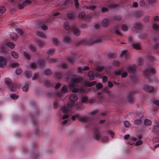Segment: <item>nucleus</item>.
Segmentation results:
<instances>
[{
	"mask_svg": "<svg viewBox=\"0 0 159 159\" xmlns=\"http://www.w3.org/2000/svg\"><path fill=\"white\" fill-rule=\"evenodd\" d=\"M93 137L96 140H101L105 142L108 141L109 139L107 137L101 136L100 129L97 127H95L94 128Z\"/></svg>",
	"mask_w": 159,
	"mask_h": 159,
	"instance_id": "1",
	"label": "nucleus"
},
{
	"mask_svg": "<svg viewBox=\"0 0 159 159\" xmlns=\"http://www.w3.org/2000/svg\"><path fill=\"white\" fill-rule=\"evenodd\" d=\"M71 81L73 83H70L68 85L70 90L73 88L75 86V83H83L84 80L82 77H77L72 78L71 79Z\"/></svg>",
	"mask_w": 159,
	"mask_h": 159,
	"instance_id": "2",
	"label": "nucleus"
},
{
	"mask_svg": "<svg viewBox=\"0 0 159 159\" xmlns=\"http://www.w3.org/2000/svg\"><path fill=\"white\" fill-rule=\"evenodd\" d=\"M137 93V91L134 90H132L127 94V100L129 103L133 102L134 99V96Z\"/></svg>",
	"mask_w": 159,
	"mask_h": 159,
	"instance_id": "3",
	"label": "nucleus"
},
{
	"mask_svg": "<svg viewBox=\"0 0 159 159\" xmlns=\"http://www.w3.org/2000/svg\"><path fill=\"white\" fill-rule=\"evenodd\" d=\"M133 28L136 32H139L143 30L144 28L143 24L139 22H136L134 23Z\"/></svg>",
	"mask_w": 159,
	"mask_h": 159,
	"instance_id": "4",
	"label": "nucleus"
},
{
	"mask_svg": "<svg viewBox=\"0 0 159 159\" xmlns=\"http://www.w3.org/2000/svg\"><path fill=\"white\" fill-rule=\"evenodd\" d=\"M143 89L147 92L151 93L152 92L153 88L147 84H144L142 88Z\"/></svg>",
	"mask_w": 159,
	"mask_h": 159,
	"instance_id": "5",
	"label": "nucleus"
},
{
	"mask_svg": "<svg viewBox=\"0 0 159 159\" xmlns=\"http://www.w3.org/2000/svg\"><path fill=\"white\" fill-rule=\"evenodd\" d=\"M150 72L151 74H153L155 72V70L153 69H152L151 68L149 69H146L144 72L145 75L146 77H150L151 75Z\"/></svg>",
	"mask_w": 159,
	"mask_h": 159,
	"instance_id": "6",
	"label": "nucleus"
},
{
	"mask_svg": "<svg viewBox=\"0 0 159 159\" xmlns=\"http://www.w3.org/2000/svg\"><path fill=\"white\" fill-rule=\"evenodd\" d=\"M7 64V60L5 57L0 56V67L5 66Z\"/></svg>",
	"mask_w": 159,
	"mask_h": 159,
	"instance_id": "7",
	"label": "nucleus"
},
{
	"mask_svg": "<svg viewBox=\"0 0 159 159\" xmlns=\"http://www.w3.org/2000/svg\"><path fill=\"white\" fill-rule=\"evenodd\" d=\"M87 84L85 83H84L83 85L79 88V90L82 93H85L88 92Z\"/></svg>",
	"mask_w": 159,
	"mask_h": 159,
	"instance_id": "8",
	"label": "nucleus"
},
{
	"mask_svg": "<svg viewBox=\"0 0 159 159\" xmlns=\"http://www.w3.org/2000/svg\"><path fill=\"white\" fill-rule=\"evenodd\" d=\"M90 118L86 116H80L79 117V120L82 122L86 123L88 122Z\"/></svg>",
	"mask_w": 159,
	"mask_h": 159,
	"instance_id": "9",
	"label": "nucleus"
},
{
	"mask_svg": "<svg viewBox=\"0 0 159 159\" xmlns=\"http://www.w3.org/2000/svg\"><path fill=\"white\" fill-rule=\"evenodd\" d=\"M17 84L16 83H13L9 86V88L10 91L11 92L15 91L17 88Z\"/></svg>",
	"mask_w": 159,
	"mask_h": 159,
	"instance_id": "10",
	"label": "nucleus"
},
{
	"mask_svg": "<svg viewBox=\"0 0 159 159\" xmlns=\"http://www.w3.org/2000/svg\"><path fill=\"white\" fill-rule=\"evenodd\" d=\"M120 27L118 25H116L111 30L112 33L119 35H121V34L119 31Z\"/></svg>",
	"mask_w": 159,
	"mask_h": 159,
	"instance_id": "11",
	"label": "nucleus"
},
{
	"mask_svg": "<svg viewBox=\"0 0 159 159\" xmlns=\"http://www.w3.org/2000/svg\"><path fill=\"white\" fill-rule=\"evenodd\" d=\"M152 132L156 134H159V123L156 124L153 126Z\"/></svg>",
	"mask_w": 159,
	"mask_h": 159,
	"instance_id": "12",
	"label": "nucleus"
},
{
	"mask_svg": "<svg viewBox=\"0 0 159 159\" xmlns=\"http://www.w3.org/2000/svg\"><path fill=\"white\" fill-rule=\"evenodd\" d=\"M128 71L131 74H134L136 71L135 68L132 66H128L127 68Z\"/></svg>",
	"mask_w": 159,
	"mask_h": 159,
	"instance_id": "13",
	"label": "nucleus"
},
{
	"mask_svg": "<svg viewBox=\"0 0 159 159\" xmlns=\"http://www.w3.org/2000/svg\"><path fill=\"white\" fill-rule=\"evenodd\" d=\"M68 65L66 62H64L61 64H59L57 65V67L59 69H66L68 68Z\"/></svg>",
	"mask_w": 159,
	"mask_h": 159,
	"instance_id": "14",
	"label": "nucleus"
},
{
	"mask_svg": "<svg viewBox=\"0 0 159 159\" xmlns=\"http://www.w3.org/2000/svg\"><path fill=\"white\" fill-rule=\"evenodd\" d=\"M52 80H45L43 81V84L46 87H49L52 85Z\"/></svg>",
	"mask_w": 159,
	"mask_h": 159,
	"instance_id": "15",
	"label": "nucleus"
},
{
	"mask_svg": "<svg viewBox=\"0 0 159 159\" xmlns=\"http://www.w3.org/2000/svg\"><path fill=\"white\" fill-rule=\"evenodd\" d=\"M71 30L72 31L73 33L77 36L79 35L80 34V30L75 27H73Z\"/></svg>",
	"mask_w": 159,
	"mask_h": 159,
	"instance_id": "16",
	"label": "nucleus"
},
{
	"mask_svg": "<svg viewBox=\"0 0 159 159\" xmlns=\"http://www.w3.org/2000/svg\"><path fill=\"white\" fill-rule=\"evenodd\" d=\"M71 40L70 37L68 35H65L63 38V42L66 43H69L70 42Z\"/></svg>",
	"mask_w": 159,
	"mask_h": 159,
	"instance_id": "17",
	"label": "nucleus"
},
{
	"mask_svg": "<svg viewBox=\"0 0 159 159\" xmlns=\"http://www.w3.org/2000/svg\"><path fill=\"white\" fill-rule=\"evenodd\" d=\"M102 91L104 93L110 97H112L111 92L107 87L104 88L102 89Z\"/></svg>",
	"mask_w": 159,
	"mask_h": 159,
	"instance_id": "18",
	"label": "nucleus"
},
{
	"mask_svg": "<svg viewBox=\"0 0 159 159\" xmlns=\"http://www.w3.org/2000/svg\"><path fill=\"white\" fill-rule=\"evenodd\" d=\"M69 99L70 101H72L75 102L78 99V97L77 94H74L69 97Z\"/></svg>",
	"mask_w": 159,
	"mask_h": 159,
	"instance_id": "19",
	"label": "nucleus"
},
{
	"mask_svg": "<svg viewBox=\"0 0 159 159\" xmlns=\"http://www.w3.org/2000/svg\"><path fill=\"white\" fill-rule=\"evenodd\" d=\"M43 73L44 74L47 76H50L52 74V72L51 70L49 68L45 69L44 70Z\"/></svg>",
	"mask_w": 159,
	"mask_h": 159,
	"instance_id": "20",
	"label": "nucleus"
},
{
	"mask_svg": "<svg viewBox=\"0 0 159 159\" xmlns=\"http://www.w3.org/2000/svg\"><path fill=\"white\" fill-rule=\"evenodd\" d=\"M10 36L11 38L14 41L16 40L17 39V35L14 32L10 33Z\"/></svg>",
	"mask_w": 159,
	"mask_h": 159,
	"instance_id": "21",
	"label": "nucleus"
},
{
	"mask_svg": "<svg viewBox=\"0 0 159 159\" xmlns=\"http://www.w3.org/2000/svg\"><path fill=\"white\" fill-rule=\"evenodd\" d=\"M64 26L65 29L67 30H72V29L73 27H71L70 26L69 23L68 22H66L64 23Z\"/></svg>",
	"mask_w": 159,
	"mask_h": 159,
	"instance_id": "22",
	"label": "nucleus"
},
{
	"mask_svg": "<svg viewBox=\"0 0 159 159\" xmlns=\"http://www.w3.org/2000/svg\"><path fill=\"white\" fill-rule=\"evenodd\" d=\"M32 122H33V125L34 126V129L35 130V133L37 134L38 133V131L39 130V129L38 128V123L37 121L36 120H34L33 119H32Z\"/></svg>",
	"mask_w": 159,
	"mask_h": 159,
	"instance_id": "23",
	"label": "nucleus"
},
{
	"mask_svg": "<svg viewBox=\"0 0 159 159\" xmlns=\"http://www.w3.org/2000/svg\"><path fill=\"white\" fill-rule=\"evenodd\" d=\"M147 35L146 33L140 34L138 35V38L142 40L146 39Z\"/></svg>",
	"mask_w": 159,
	"mask_h": 159,
	"instance_id": "24",
	"label": "nucleus"
},
{
	"mask_svg": "<svg viewBox=\"0 0 159 159\" xmlns=\"http://www.w3.org/2000/svg\"><path fill=\"white\" fill-rule=\"evenodd\" d=\"M109 20L107 19H104L102 21V24L104 27L107 26L109 25Z\"/></svg>",
	"mask_w": 159,
	"mask_h": 159,
	"instance_id": "25",
	"label": "nucleus"
},
{
	"mask_svg": "<svg viewBox=\"0 0 159 159\" xmlns=\"http://www.w3.org/2000/svg\"><path fill=\"white\" fill-rule=\"evenodd\" d=\"M103 41L102 39L100 38V37H98L97 38L93 41H92L91 43H90L91 44H93L94 43H100Z\"/></svg>",
	"mask_w": 159,
	"mask_h": 159,
	"instance_id": "26",
	"label": "nucleus"
},
{
	"mask_svg": "<svg viewBox=\"0 0 159 159\" xmlns=\"http://www.w3.org/2000/svg\"><path fill=\"white\" fill-rule=\"evenodd\" d=\"M88 75L90 80H93L94 78V74L92 71H90L88 73Z\"/></svg>",
	"mask_w": 159,
	"mask_h": 159,
	"instance_id": "27",
	"label": "nucleus"
},
{
	"mask_svg": "<svg viewBox=\"0 0 159 159\" xmlns=\"http://www.w3.org/2000/svg\"><path fill=\"white\" fill-rule=\"evenodd\" d=\"M98 112V110H96L90 112L89 114V115L91 116L93 119H95L96 118V115Z\"/></svg>",
	"mask_w": 159,
	"mask_h": 159,
	"instance_id": "28",
	"label": "nucleus"
},
{
	"mask_svg": "<svg viewBox=\"0 0 159 159\" xmlns=\"http://www.w3.org/2000/svg\"><path fill=\"white\" fill-rule=\"evenodd\" d=\"M127 50L123 51L120 54V56L121 57H124L126 59H128V54L127 53Z\"/></svg>",
	"mask_w": 159,
	"mask_h": 159,
	"instance_id": "29",
	"label": "nucleus"
},
{
	"mask_svg": "<svg viewBox=\"0 0 159 159\" xmlns=\"http://www.w3.org/2000/svg\"><path fill=\"white\" fill-rule=\"evenodd\" d=\"M29 49L32 52H35L37 49V47L33 44H30L29 46Z\"/></svg>",
	"mask_w": 159,
	"mask_h": 159,
	"instance_id": "30",
	"label": "nucleus"
},
{
	"mask_svg": "<svg viewBox=\"0 0 159 159\" xmlns=\"http://www.w3.org/2000/svg\"><path fill=\"white\" fill-rule=\"evenodd\" d=\"M135 16L137 18H139L143 16V12L141 11H137L135 12Z\"/></svg>",
	"mask_w": 159,
	"mask_h": 159,
	"instance_id": "31",
	"label": "nucleus"
},
{
	"mask_svg": "<svg viewBox=\"0 0 159 159\" xmlns=\"http://www.w3.org/2000/svg\"><path fill=\"white\" fill-rule=\"evenodd\" d=\"M36 34L37 35L43 38H46V36L43 33L40 32L39 31H37L36 32Z\"/></svg>",
	"mask_w": 159,
	"mask_h": 159,
	"instance_id": "32",
	"label": "nucleus"
},
{
	"mask_svg": "<svg viewBox=\"0 0 159 159\" xmlns=\"http://www.w3.org/2000/svg\"><path fill=\"white\" fill-rule=\"evenodd\" d=\"M152 28L155 31H158L159 30V25L156 23H154L152 24Z\"/></svg>",
	"mask_w": 159,
	"mask_h": 159,
	"instance_id": "33",
	"label": "nucleus"
},
{
	"mask_svg": "<svg viewBox=\"0 0 159 159\" xmlns=\"http://www.w3.org/2000/svg\"><path fill=\"white\" fill-rule=\"evenodd\" d=\"M36 42L38 44L39 47L42 48L43 47L44 43L43 42L39 40H36Z\"/></svg>",
	"mask_w": 159,
	"mask_h": 159,
	"instance_id": "34",
	"label": "nucleus"
},
{
	"mask_svg": "<svg viewBox=\"0 0 159 159\" xmlns=\"http://www.w3.org/2000/svg\"><path fill=\"white\" fill-rule=\"evenodd\" d=\"M85 13L84 12H82L80 13L78 16L79 17L80 19L85 20Z\"/></svg>",
	"mask_w": 159,
	"mask_h": 159,
	"instance_id": "35",
	"label": "nucleus"
},
{
	"mask_svg": "<svg viewBox=\"0 0 159 159\" xmlns=\"http://www.w3.org/2000/svg\"><path fill=\"white\" fill-rule=\"evenodd\" d=\"M87 44V43L86 40H82L76 43V45L77 46H79L80 45H83Z\"/></svg>",
	"mask_w": 159,
	"mask_h": 159,
	"instance_id": "36",
	"label": "nucleus"
},
{
	"mask_svg": "<svg viewBox=\"0 0 159 159\" xmlns=\"http://www.w3.org/2000/svg\"><path fill=\"white\" fill-rule=\"evenodd\" d=\"M11 56L14 58L17 59L19 57L18 53L16 52L13 51L11 52Z\"/></svg>",
	"mask_w": 159,
	"mask_h": 159,
	"instance_id": "37",
	"label": "nucleus"
},
{
	"mask_svg": "<svg viewBox=\"0 0 159 159\" xmlns=\"http://www.w3.org/2000/svg\"><path fill=\"white\" fill-rule=\"evenodd\" d=\"M23 54L24 56L27 59L30 60L31 59V55L29 53L26 52L24 51L23 52Z\"/></svg>",
	"mask_w": 159,
	"mask_h": 159,
	"instance_id": "38",
	"label": "nucleus"
},
{
	"mask_svg": "<svg viewBox=\"0 0 159 159\" xmlns=\"http://www.w3.org/2000/svg\"><path fill=\"white\" fill-rule=\"evenodd\" d=\"M140 44L139 43H134L133 44V48L137 50H140Z\"/></svg>",
	"mask_w": 159,
	"mask_h": 159,
	"instance_id": "39",
	"label": "nucleus"
},
{
	"mask_svg": "<svg viewBox=\"0 0 159 159\" xmlns=\"http://www.w3.org/2000/svg\"><path fill=\"white\" fill-rule=\"evenodd\" d=\"M144 124L145 125L149 126L151 125L152 121L148 119H146L144 121Z\"/></svg>",
	"mask_w": 159,
	"mask_h": 159,
	"instance_id": "40",
	"label": "nucleus"
},
{
	"mask_svg": "<svg viewBox=\"0 0 159 159\" xmlns=\"http://www.w3.org/2000/svg\"><path fill=\"white\" fill-rule=\"evenodd\" d=\"M5 82L6 84L9 86L11 84L13 83L12 82V81L10 79L7 78H5Z\"/></svg>",
	"mask_w": 159,
	"mask_h": 159,
	"instance_id": "41",
	"label": "nucleus"
},
{
	"mask_svg": "<svg viewBox=\"0 0 159 159\" xmlns=\"http://www.w3.org/2000/svg\"><path fill=\"white\" fill-rule=\"evenodd\" d=\"M25 76L27 78H29L31 76V72L30 71L26 70L25 71Z\"/></svg>",
	"mask_w": 159,
	"mask_h": 159,
	"instance_id": "42",
	"label": "nucleus"
},
{
	"mask_svg": "<svg viewBox=\"0 0 159 159\" xmlns=\"http://www.w3.org/2000/svg\"><path fill=\"white\" fill-rule=\"evenodd\" d=\"M75 102L72 101H70L67 104V107L68 108L72 107L74 105Z\"/></svg>",
	"mask_w": 159,
	"mask_h": 159,
	"instance_id": "43",
	"label": "nucleus"
},
{
	"mask_svg": "<svg viewBox=\"0 0 159 159\" xmlns=\"http://www.w3.org/2000/svg\"><path fill=\"white\" fill-rule=\"evenodd\" d=\"M45 64V62L43 60H40L38 61V64L41 67H43Z\"/></svg>",
	"mask_w": 159,
	"mask_h": 159,
	"instance_id": "44",
	"label": "nucleus"
},
{
	"mask_svg": "<svg viewBox=\"0 0 159 159\" xmlns=\"http://www.w3.org/2000/svg\"><path fill=\"white\" fill-rule=\"evenodd\" d=\"M121 29L123 31H126L128 30V26L125 24H123L121 26Z\"/></svg>",
	"mask_w": 159,
	"mask_h": 159,
	"instance_id": "45",
	"label": "nucleus"
},
{
	"mask_svg": "<svg viewBox=\"0 0 159 159\" xmlns=\"http://www.w3.org/2000/svg\"><path fill=\"white\" fill-rule=\"evenodd\" d=\"M68 61L71 63H73L75 61V59L74 57H68L67 58Z\"/></svg>",
	"mask_w": 159,
	"mask_h": 159,
	"instance_id": "46",
	"label": "nucleus"
},
{
	"mask_svg": "<svg viewBox=\"0 0 159 159\" xmlns=\"http://www.w3.org/2000/svg\"><path fill=\"white\" fill-rule=\"evenodd\" d=\"M124 124L125 127L129 128L131 126V124L127 120H125L124 122Z\"/></svg>",
	"mask_w": 159,
	"mask_h": 159,
	"instance_id": "47",
	"label": "nucleus"
},
{
	"mask_svg": "<svg viewBox=\"0 0 159 159\" xmlns=\"http://www.w3.org/2000/svg\"><path fill=\"white\" fill-rule=\"evenodd\" d=\"M80 116V114H75L72 116L71 117V119L73 121H75V120L76 118H78L79 120V117Z\"/></svg>",
	"mask_w": 159,
	"mask_h": 159,
	"instance_id": "48",
	"label": "nucleus"
},
{
	"mask_svg": "<svg viewBox=\"0 0 159 159\" xmlns=\"http://www.w3.org/2000/svg\"><path fill=\"white\" fill-rule=\"evenodd\" d=\"M103 87V85L102 83H98L96 85V88L97 90H99Z\"/></svg>",
	"mask_w": 159,
	"mask_h": 159,
	"instance_id": "49",
	"label": "nucleus"
},
{
	"mask_svg": "<svg viewBox=\"0 0 159 159\" xmlns=\"http://www.w3.org/2000/svg\"><path fill=\"white\" fill-rule=\"evenodd\" d=\"M68 88L67 86L66 85H64L61 89V91L63 93H66L67 92Z\"/></svg>",
	"mask_w": 159,
	"mask_h": 159,
	"instance_id": "50",
	"label": "nucleus"
},
{
	"mask_svg": "<svg viewBox=\"0 0 159 159\" xmlns=\"http://www.w3.org/2000/svg\"><path fill=\"white\" fill-rule=\"evenodd\" d=\"M148 59L150 61L154 63L155 62V58L151 55L148 56Z\"/></svg>",
	"mask_w": 159,
	"mask_h": 159,
	"instance_id": "51",
	"label": "nucleus"
},
{
	"mask_svg": "<svg viewBox=\"0 0 159 159\" xmlns=\"http://www.w3.org/2000/svg\"><path fill=\"white\" fill-rule=\"evenodd\" d=\"M62 77V74L60 72H57L56 73L55 75V77L57 79H60Z\"/></svg>",
	"mask_w": 159,
	"mask_h": 159,
	"instance_id": "52",
	"label": "nucleus"
},
{
	"mask_svg": "<svg viewBox=\"0 0 159 159\" xmlns=\"http://www.w3.org/2000/svg\"><path fill=\"white\" fill-rule=\"evenodd\" d=\"M68 108L65 106L64 107L61 109L62 112L65 113H67L69 111V109Z\"/></svg>",
	"mask_w": 159,
	"mask_h": 159,
	"instance_id": "53",
	"label": "nucleus"
},
{
	"mask_svg": "<svg viewBox=\"0 0 159 159\" xmlns=\"http://www.w3.org/2000/svg\"><path fill=\"white\" fill-rule=\"evenodd\" d=\"M150 19V16H146L143 18V20L145 23H148Z\"/></svg>",
	"mask_w": 159,
	"mask_h": 159,
	"instance_id": "54",
	"label": "nucleus"
},
{
	"mask_svg": "<svg viewBox=\"0 0 159 159\" xmlns=\"http://www.w3.org/2000/svg\"><path fill=\"white\" fill-rule=\"evenodd\" d=\"M19 64L17 62H13L11 64V66L12 68H15L19 66Z\"/></svg>",
	"mask_w": 159,
	"mask_h": 159,
	"instance_id": "55",
	"label": "nucleus"
},
{
	"mask_svg": "<svg viewBox=\"0 0 159 159\" xmlns=\"http://www.w3.org/2000/svg\"><path fill=\"white\" fill-rule=\"evenodd\" d=\"M15 73L16 75H19L21 74L22 72V70L21 69V68L18 67L15 70Z\"/></svg>",
	"mask_w": 159,
	"mask_h": 159,
	"instance_id": "56",
	"label": "nucleus"
},
{
	"mask_svg": "<svg viewBox=\"0 0 159 159\" xmlns=\"http://www.w3.org/2000/svg\"><path fill=\"white\" fill-rule=\"evenodd\" d=\"M7 46L11 48H13L15 47V45L12 43L8 42L7 43Z\"/></svg>",
	"mask_w": 159,
	"mask_h": 159,
	"instance_id": "57",
	"label": "nucleus"
},
{
	"mask_svg": "<svg viewBox=\"0 0 159 159\" xmlns=\"http://www.w3.org/2000/svg\"><path fill=\"white\" fill-rule=\"evenodd\" d=\"M11 98L13 100H16L18 98V96L15 94H12L10 95Z\"/></svg>",
	"mask_w": 159,
	"mask_h": 159,
	"instance_id": "58",
	"label": "nucleus"
},
{
	"mask_svg": "<svg viewBox=\"0 0 159 159\" xmlns=\"http://www.w3.org/2000/svg\"><path fill=\"white\" fill-rule=\"evenodd\" d=\"M85 8L88 9H90L91 10H94L96 8V6H85Z\"/></svg>",
	"mask_w": 159,
	"mask_h": 159,
	"instance_id": "59",
	"label": "nucleus"
},
{
	"mask_svg": "<svg viewBox=\"0 0 159 159\" xmlns=\"http://www.w3.org/2000/svg\"><path fill=\"white\" fill-rule=\"evenodd\" d=\"M141 122L142 121L141 118L136 119L134 121V123L136 125L140 124Z\"/></svg>",
	"mask_w": 159,
	"mask_h": 159,
	"instance_id": "60",
	"label": "nucleus"
},
{
	"mask_svg": "<svg viewBox=\"0 0 159 159\" xmlns=\"http://www.w3.org/2000/svg\"><path fill=\"white\" fill-rule=\"evenodd\" d=\"M68 18L71 20H72L75 18L74 15L71 13H69L67 15Z\"/></svg>",
	"mask_w": 159,
	"mask_h": 159,
	"instance_id": "61",
	"label": "nucleus"
},
{
	"mask_svg": "<svg viewBox=\"0 0 159 159\" xmlns=\"http://www.w3.org/2000/svg\"><path fill=\"white\" fill-rule=\"evenodd\" d=\"M15 29L18 34H20L21 36L22 35L23 33V32L22 30L19 28H16Z\"/></svg>",
	"mask_w": 159,
	"mask_h": 159,
	"instance_id": "62",
	"label": "nucleus"
},
{
	"mask_svg": "<svg viewBox=\"0 0 159 159\" xmlns=\"http://www.w3.org/2000/svg\"><path fill=\"white\" fill-rule=\"evenodd\" d=\"M54 49H50L48 50L47 52V54L48 55H51L54 52Z\"/></svg>",
	"mask_w": 159,
	"mask_h": 159,
	"instance_id": "63",
	"label": "nucleus"
},
{
	"mask_svg": "<svg viewBox=\"0 0 159 159\" xmlns=\"http://www.w3.org/2000/svg\"><path fill=\"white\" fill-rule=\"evenodd\" d=\"M96 81H94L92 82H89L88 83L87 85L88 86L91 87L93 85H94L95 84H96Z\"/></svg>",
	"mask_w": 159,
	"mask_h": 159,
	"instance_id": "64",
	"label": "nucleus"
}]
</instances>
